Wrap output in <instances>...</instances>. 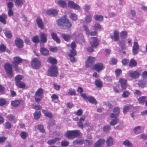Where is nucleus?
<instances>
[{"mask_svg":"<svg viewBox=\"0 0 147 147\" xmlns=\"http://www.w3.org/2000/svg\"><path fill=\"white\" fill-rule=\"evenodd\" d=\"M80 134L79 130L68 131L66 133L65 136L69 139H73L80 135Z\"/></svg>","mask_w":147,"mask_h":147,"instance_id":"f257e3e1","label":"nucleus"},{"mask_svg":"<svg viewBox=\"0 0 147 147\" xmlns=\"http://www.w3.org/2000/svg\"><path fill=\"white\" fill-rule=\"evenodd\" d=\"M58 73L57 67L55 65L51 66L48 71L47 75L52 77H57Z\"/></svg>","mask_w":147,"mask_h":147,"instance_id":"f03ea898","label":"nucleus"},{"mask_svg":"<svg viewBox=\"0 0 147 147\" xmlns=\"http://www.w3.org/2000/svg\"><path fill=\"white\" fill-rule=\"evenodd\" d=\"M7 75L9 78H11L13 76L12 72V66L9 63H7L4 65Z\"/></svg>","mask_w":147,"mask_h":147,"instance_id":"7ed1b4c3","label":"nucleus"},{"mask_svg":"<svg viewBox=\"0 0 147 147\" xmlns=\"http://www.w3.org/2000/svg\"><path fill=\"white\" fill-rule=\"evenodd\" d=\"M32 67L35 69H38L40 66L41 63L40 61L36 58L33 59L31 62Z\"/></svg>","mask_w":147,"mask_h":147,"instance_id":"20e7f679","label":"nucleus"},{"mask_svg":"<svg viewBox=\"0 0 147 147\" xmlns=\"http://www.w3.org/2000/svg\"><path fill=\"white\" fill-rule=\"evenodd\" d=\"M95 58L94 57L89 56L88 57L86 62V66L87 68L90 66L95 61Z\"/></svg>","mask_w":147,"mask_h":147,"instance_id":"39448f33","label":"nucleus"},{"mask_svg":"<svg viewBox=\"0 0 147 147\" xmlns=\"http://www.w3.org/2000/svg\"><path fill=\"white\" fill-rule=\"evenodd\" d=\"M90 43L92 47H96L98 45L99 40L96 37H92L90 40Z\"/></svg>","mask_w":147,"mask_h":147,"instance_id":"423d86ee","label":"nucleus"},{"mask_svg":"<svg viewBox=\"0 0 147 147\" xmlns=\"http://www.w3.org/2000/svg\"><path fill=\"white\" fill-rule=\"evenodd\" d=\"M93 68L94 70L99 72L104 69L103 64L100 63H98L94 66Z\"/></svg>","mask_w":147,"mask_h":147,"instance_id":"0eeeda50","label":"nucleus"},{"mask_svg":"<svg viewBox=\"0 0 147 147\" xmlns=\"http://www.w3.org/2000/svg\"><path fill=\"white\" fill-rule=\"evenodd\" d=\"M139 49V45L138 42L136 41H134L132 47V52L134 55H136L138 53Z\"/></svg>","mask_w":147,"mask_h":147,"instance_id":"6e6552de","label":"nucleus"},{"mask_svg":"<svg viewBox=\"0 0 147 147\" xmlns=\"http://www.w3.org/2000/svg\"><path fill=\"white\" fill-rule=\"evenodd\" d=\"M68 6L70 8L76 10L80 9V8L79 5L74 3L72 1H69L68 2Z\"/></svg>","mask_w":147,"mask_h":147,"instance_id":"1a4fd4ad","label":"nucleus"},{"mask_svg":"<svg viewBox=\"0 0 147 147\" xmlns=\"http://www.w3.org/2000/svg\"><path fill=\"white\" fill-rule=\"evenodd\" d=\"M129 76L134 79L137 78L140 75V73L137 71H130L128 72Z\"/></svg>","mask_w":147,"mask_h":147,"instance_id":"9d476101","label":"nucleus"},{"mask_svg":"<svg viewBox=\"0 0 147 147\" xmlns=\"http://www.w3.org/2000/svg\"><path fill=\"white\" fill-rule=\"evenodd\" d=\"M111 38L115 41H118L119 39V32L118 30H114L113 32V35L110 36Z\"/></svg>","mask_w":147,"mask_h":147,"instance_id":"9b49d317","label":"nucleus"},{"mask_svg":"<svg viewBox=\"0 0 147 147\" xmlns=\"http://www.w3.org/2000/svg\"><path fill=\"white\" fill-rule=\"evenodd\" d=\"M55 2L56 4L63 8H65L67 7L66 2L63 0H57Z\"/></svg>","mask_w":147,"mask_h":147,"instance_id":"f8f14e48","label":"nucleus"},{"mask_svg":"<svg viewBox=\"0 0 147 147\" xmlns=\"http://www.w3.org/2000/svg\"><path fill=\"white\" fill-rule=\"evenodd\" d=\"M86 118V117L85 115H82L78 122L77 124L78 126L81 129H82L84 127L83 123L85 121Z\"/></svg>","mask_w":147,"mask_h":147,"instance_id":"ddd939ff","label":"nucleus"},{"mask_svg":"<svg viewBox=\"0 0 147 147\" xmlns=\"http://www.w3.org/2000/svg\"><path fill=\"white\" fill-rule=\"evenodd\" d=\"M36 22L38 27L42 30L44 29V24L41 18L38 17L36 19Z\"/></svg>","mask_w":147,"mask_h":147,"instance_id":"4468645a","label":"nucleus"},{"mask_svg":"<svg viewBox=\"0 0 147 147\" xmlns=\"http://www.w3.org/2000/svg\"><path fill=\"white\" fill-rule=\"evenodd\" d=\"M67 18L66 16H64L62 17L61 18L57 20V24L59 26L62 25L63 24H64Z\"/></svg>","mask_w":147,"mask_h":147,"instance_id":"2eb2a0df","label":"nucleus"},{"mask_svg":"<svg viewBox=\"0 0 147 147\" xmlns=\"http://www.w3.org/2000/svg\"><path fill=\"white\" fill-rule=\"evenodd\" d=\"M119 82L122 88L124 89H126L127 87V80L123 78H121L119 80Z\"/></svg>","mask_w":147,"mask_h":147,"instance_id":"dca6fc26","label":"nucleus"},{"mask_svg":"<svg viewBox=\"0 0 147 147\" xmlns=\"http://www.w3.org/2000/svg\"><path fill=\"white\" fill-rule=\"evenodd\" d=\"M15 44L17 47H22L23 45V41L20 38H17L15 40Z\"/></svg>","mask_w":147,"mask_h":147,"instance_id":"f3484780","label":"nucleus"},{"mask_svg":"<svg viewBox=\"0 0 147 147\" xmlns=\"http://www.w3.org/2000/svg\"><path fill=\"white\" fill-rule=\"evenodd\" d=\"M46 13L49 15L56 16L57 15L58 11L56 9H53L47 10Z\"/></svg>","mask_w":147,"mask_h":147,"instance_id":"a211bd4d","label":"nucleus"},{"mask_svg":"<svg viewBox=\"0 0 147 147\" xmlns=\"http://www.w3.org/2000/svg\"><path fill=\"white\" fill-rule=\"evenodd\" d=\"M105 140L102 139H99L94 145V147H101L105 142Z\"/></svg>","mask_w":147,"mask_h":147,"instance_id":"6ab92c4d","label":"nucleus"},{"mask_svg":"<svg viewBox=\"0 0 147 147\" xmlns=\"http://www.w3.org/2000/svg\"><path fill=\"white\" fill-rule=\"evenodd\" d=\"M76 54V52H75L74 50L71 51L69 55V56L71 62L74 63L76 61V59L74 57Z\"/></svg>","mask_w":147,"mask_h":147,"instance_id":"aec40b11","label":"nucleus"},{"mask_svg":"<svg viewBox=\"0 0 147 147\" xmlns=\"http://www.w3.org/2000/svg\"><path fill=\"white\" fill-rule=\"evenodd\" d=\"M51 36L52 39L57 43H59L60 42V40L57 37V34L56 33L52 32L51 33Z\"/></svg>","mask_w":147,"mask_h":147,"instance_id":"412c9836","label":"nucleus"},{"mask_svg":"<svg viewBox=\"0 0 147 147\" xmlns=\"http://www.w3.org/2000/svg\"><path fill=\"white\" fill-rule=\"evenodd\" d=\"M92 21V16L91 15H87L85 17L84 22L86 24L91 23Z\"/></svg>","mask_w":147,"mask_h":147,"instance_id":"4be33fe9","label":"nucleus"},{"mask_svg":"<svg viewBox=\"0 0 147 147\" xmlns=\"http://www.w3.org/2000/svg\"><path fill=\"white\" fill-rule=\"evenodd\" d=\"M47 35L44 33H42L40 35V38L41 42L45 43L47 40Z\"/></svg>","mask_w":147,"mask_h":147,"instance_id":"5701e85b","label":"nucleus"},{"mask_svg":"<svg viewBox=\"0 0 147 147\" xmlns=\"http://www.w3.org/2000/svg\"><path fill=\"white\" fill-rule=\"evenodd\" d=\"M40 52L42 55L47 56L49 54V51L44 47H41L40 48Z\"/></svg>","mask_w":147,"mask_h":147,"instance_id":"b1692460","label":"nucleus"},{"mask_svg":"<svg viewBox=\"0 0 147 147\" xmlns=\"http://www.w3.org/2000/svg\"><path fill=\"white\" fill-rule=\"evenodd\" d=\"M106 144L107 146L108 147L112 146L113 144V138L111 137L108 138L107 140Z\"/></svg>","mask_w":147,"mask_h":147,"instance_id":"393cba45","label":"nucleus"},{"mask_svg":"<svg viewBox=\"0 0 147 147\" xmlns=\"http://www.w3.org/2000/svg\"><path fill=\"white\" fill-rule=\"evenodd\" d=\"M7 15L3 14L0 16V22L4 24H6V20L7 18Z\"/></svg>","mask_w":147,"mask_h":147,"instance_id":"a878e982","label":"nucleus"},{"mask_svg":"<svg viewBox=\"0 0 147 147\" xmlns=\"http://www.w3.org/2000/svg\"><path fill=\"white\" fill-rule=\"evenodd\" d=\"M146 80L143 79L139 81L138 84L139 86L142 88H144L146 84Z\"/></svg>","mask_w":147,"mask_h":147,"instance_id":"bb28decb","label":"nucleus"},{"mask_svg":"<svg viewBox=\"0 0 147 147\" xmlns=\"http://www.w3.org/2000/svg\"><path fill=\"white\" fill-rule=\"evenodd\" d=\"M137 63L134 59H132L130 60L129 63V66L131 67H133L137 65Z\"/></svg>","mask_w":147,"mask_h":147,"instance_id":"cd10ccee","label":"nucleus"},{"mask_svg":"<svg viewBox=\"0 0 147 147\" xmlns=\"http://www.w3.org/2000/svg\"><path fill=\"white\" fill-rule=\"evenodd\" d=\"M42 111L43 113L45 116L48 117L50 118L52 117V114L50 112L48 111L47 110H45L44 109H43L42 110Z\"/></svg>","mask_w":147,"mask_h":147,"instance_id":"c85d7f7f","label":"nucleus"},{"mask_svg":"<svg viewBox=\"0 0 147 147\" xmlns=\"http://www.w3.org/2000/svg\"><path fill=\"white\" fill-rule=\"evenodd\" d=\"M14 62L13 63H16L19 64L21 63L22 61V59L20 57H13Z\"/></svg>","mask_w":147,"mask_h":147,"instance_id":"c756f323","label":"nucleus"},{"mask_svg":"<svg viewBox=\"0 0 147 147\" xmlns=\"http://www.w3.org/2000/svg\"><path fill=\"white\" fill-rule=\"evenodd\" d=\"M61 36L66 41H68L71 38V36L70 35L64 34H62Z\"/></svg>","mask_w":147,"mask_h":147,"instance_id":"7c9ffc66","label":"nucleus"},{"mask_svg":"<svg viewBox=\"0 0 147 147\" xmlns=\"http://www.w3.org/2000/svg\"><path fill=\"white\" fill-rule=\"evenodd\" d=\"M16 86L19 88H24L26 87L25 84L21 82H16Z\"/></svg>","mask_w":147,"mask_h":147,"instance_id":"2f4dec72","label":"nucleus"},{"mask_svg":"<svg viewBox=\"0 0 147 147\" xmlns=\"http://www.w3.org/2000/svg\"><path fill=\"white\" fill-rule=\"evenodd\" d=\"M47 61L52 64H56L57 62L55 59L52 57H49Z\"/></svg>","mask_w":147,"mask_h":147,"instance_id":"473e14b6","label":"nucleus"},{"mask_svg":"<svg viewBox=\"0 0 147 147\" xmlns=\"http://www.w3.org/2000/svg\"><path fill=\"white\" fill-rule=\"evenodd\" d=\"M88 100L92 104H96L97 102L96 100L92 96H89Z\"/></svg>","mask_w":147,"mask_h":147,"instance_id":"72a5a7b5","label":"nucleus"},{"mask_svg":"<svg viewBox=\"0 0 147 147\" xmlns=\"http://www.w3.org/2000/svg\"><path fill=\"white\" fill-rule=\"evenodd\" d=\"M95 84L98 87L101 88L102 86V83L101 80L99 79H96L95 82Z\"/></svg>","mask_w":147,"mask_h":147,"instance_id":"f704fd0d","label":"nucleus"},{"mask_svg":"<svg viewBox=\"0 0 147 147\" xmlns=\"http://www.w3.org/2000/svg\"><path fill=\"white\" fill-rule=\"evenodd\" d=\"M123 144L127 147H132V143L128 140H126L123 142Z\"/></svg>","mask_w":147,"mask_h":147,"instance_id":"c9c22d12","label":"nucleus"},{"mask_svg":"<svg viewBox=\"0 0 147 147\" xmlns=\"http://www.w3.org/2000/svg\"><path fill=\"white\" fill-rule=\"evenodd\" d=\"M59 140V139L58 138H55L54 139H51L49 140L47 142V143L51 145L52 144H54L57 141Z\"/></svg>","mask_w":147,"mask_h":147,"instance_id":"e433bc0d","label":"nucleus"},{"mask_svg":"<svg viewBox=\"0 0 147 147\" xmlns=\"http://www.w3.org/2000/svg\"><path fill=\"white\" fill-rule=\"evenodd\" d=\"M67 21H66L64 25L65 26V28L67 29H68L70 28L72 26V24L68 20L67 18Z\"/></svg>","mask_w":147,"mask_h":147,"instance_id":"4c0bfd02","label":"nucleus"},{"mask_svg":"<svg viewBox=\"0 0 147 147\" xmlns=\"http://www.w3.org/2000/svg\"><path fill=\"white\" fill-rule=\"evenodd\" d=\"M101 27L100 25L98 23L96 24L93 27V29L95 31H98L100 30Z\"/></svg>","mask_w":147,"mask_h":147,"instance_id":"58836bf2","label":"nucleus"},{"mask_svg":"<svg viewBox=\"0 0 147 147\" xmlns=\"http://www.w3.org/2000/svg\"><path fill=\"white\" fill-rule=\"evenodd\" d=\"M76 94V91L75 89L70 88L68 90L67 94L71 96L75 95Z\"/></svg>","mask_w":147,"mask_h":147,"instance_id":"ea45409f","label":"nucleus"},{"mask_svg":"<svg viewBox=\"0 0 147 147\" xmlns=\"http://www.w3.org/2000/svg\"><path fill=\"white\" fill-rule=\"evenodd\" d=\"M127 35V33L126 31H121L120 34V36L122 38H125Z\"/></svg>","mask_w":147,"mask_h":147,"instance_id":"a19ab883","label":"nucleus"},{"mask_svg":"<svg viewBox=\"0 0 147 147\" xmlns=\"http://www.w3.org/2000/svg\"><path fill=\"white\" fill-rule=\"evenodd\" d=\"M84 142V140L82 139H77L74 141L73 143L74 144L81 145Z\"/></svg>","mask_w":147,"mask_h":147,"instance_id":"79ce46f5","label":"nucleus"},{"mask_svg":"<svg viewBox=\"0 0 147 147\" xmlns=\"http://www.w3.org/2000/svg\"><path fill=\"white\" fill-rule=\"evenodd\" d=\"M118 121V119L117 118H115L114 119H112L110 123V124L111 125L114 126L117 124Z\"/></svg>","mask_w":147,"mask_h":147,"instance_id":"37998d69","label":"nucleus"},{"mask_svg":"<svg viewBox=\"0 0 147 147\" xmlns=\"http://www.w3.org/2000/svg\"><path fill=\"white\" fill-rule=\"evenodd\" d=\"M43 92V89L41 88H39L36 92L35 94H36L38 96H42Z\"/></svg>","mask_w":147,"mask_h":147,"instance_id":"c03bdc74","label":"nucleus"},{"mask_svg":"<svg viewBox=\"0 0 147 147\" xmlns=\"http://www.w3.org/2000/svg\"><path fill=\"white\" fill-rule=\"evenodd\" d=\"M83 29L87 35H90V31L87 26L84 25L83 26Z\"/></svg>","mask_w":147,"mask_h":147,"instance_id":"a18cd8bd","label":"nucleus"},{"mask_svg":"<svg viewBox=\"0 0 147 147\" xmlns=\"http://www.w3.org/2000/svg\"><path fill=\"white\" fill-rule=\"evenodd\" d=\"M20 136L22 139H25L28 136V134L26 132L22 131L21 133Z\"/></svg>","mask_w":147,"mask_h":147,"instance_id":"49530a36","label":"nucleus"},{"mask_svg":"<svg viewBox=\"0 0 147 147\" xmlns=\"http://www.w3.org/2000/svg\"><path fill=\"white\" fill-rule=\"evenodd\" d=\"M34 119H39L41 115V113L40 111H36L34 114Z\"/></svg>","mask_w":147,"mask_h":147,"instance_id":"de8ad7c7","label":"nucleus"},{"mask_svg":"<svg viewBox=\"0 0 147 147\" xmlns=\"http://www.w3.org/2000/svg\"><path fill=\"white\" fill-rule=\"evenodd\" d=\"M7 118L10 121L14 120L15 122H16V120L15 117L11 114L9 115L7 117Z\"/></svg>","mask_w":147,"mask_h":147,"instance_id":"09e8293b","label":"nucleus"},{"mask_svg":"<svg viewBox=\"0 0 147 147\" xmlns=\"http://www.w3.org/2000/svg\"><path fill=\"white\" fill-rule=\"evenodd\" d=\"M146 96H142L138 99V100L139 103H144L146 100Z\"/></svg>","mask_w":147,"mask_h":147,"instance_id":"8fccbe9b","label":"nucleus"},{"mask_svg":"<svg viewBox=\"0 0 147 147\" xmlns=\"http://www.w3.org/2000/svg\"><path fill=\"white\" fill-rule=\"evenodd\" d=\"M113 113H115L118 115H119L120 112V109L119 108L115 107L113 109Z\"/></svg>","mask_w":147,"mask_h":147,"instance_id":"3c124183","label":"nucleus"},{"mask_svg":"<svg viewBox=\"0 0 147 147\" xmlns=\"http://www.w3.org/2000/svg\"><path fill=\"white\" fill-rule=\"evenodd\" d=\"M94 19L96 21H101L103 19V17L101 15H96L94 17Z\"/></svg>","mask_w":147,"mask_h":147,"instance_id":"603ef678","label":"nucleus"},{"mask_svg":"<svg viewBox=\"0 0 147 147\" xmlns=\"http://www.w3.org/2000/svg\"><path fill=\"white\" fill-rule=\"evenodd\" d=\"M70 16L72 20L76 21L77 20V16L75 13H71L70 14Z\"/></svg>","mask_w":147,"mask_h":147,"instance_id":"864d4df0","label":"nucleus"},{"mask_svg":"<svg viewBox=\"0 0 147 147\" xmlns=\"http://www.w3.org/2000/svg\"><path fill=\"white\" fill-rule=\"evenodd\" d=\"M32 108L36 110H40L42 109V107L39 105H36L34 104L32 105Z\"/></svg>","mask_w":147,"mask_h":147,"instance_id":"5fc2aeb1","label":"nucleus"},{"mask_svg":"<svg viewBox=\"0 0 147 147\" xmlns=\"http://www.w3.org/2000/svg\"><path fill=\"white\" fill-rule=\"evenodd\" d=\"M20 104V102L18 100L13 101L11 102L12 106L15 107H17Z\"/></svg>","mask_w":147,"mask_h":147,"instance_id":"6e6d98bb","label":"nucleus"},{"mask_svg":"<svg viewBox=\"0 0 147 147\" xmlns=\"http://www.w3.org/2000/svg\"><path fill=\"white\" fill-rule=\"evenodd\" d=\"M42 97V96H38L36 94H35L34 95L35 100L37 102H39L41 101Z\"/></svg>","mask_w":147,"mask_h":147,"instance_id":"4d7b16f0","label":"nucleus"},{"mask_svg":"<svg viewBox=\"0 0 147 147\" xmlns=\"http://www.w3.org/2000/svg\"><path fill=\"white\" fill-rule=\"evenodd\" d=\"M69 142L66 140H62L61 142V145L62 147L67 146L69 144Z\"/></svg>","mask_w":147,"mask_h":147,"instance_id":"13d9d810","label":"nucleus"},{"mask_svg":"<svg viewBox=\"0 0 147 147\" xmlns=\"http://www.w3.org/2000/svg\"><path fill=\"white\" fill-rule=\"evenodd\" d=\"M23 78V76L21 75H18L15 77V80L16 82H20V80H22Z\"/></svg>","mask_w":147,"mask_h":147,"instance_id":"bf43d9fd","label":"nucleus"},{"mask_svg":"<svg viewBox=\"0 0 147 147\" xmlns=\"http://www.w3.org/2000/svg\"><path fill=\"white\" fill-rule=\"evenodd\" d=\"M131 107L130 105L125 106L123 107V112L124 113H125L127 112Z\"/></svg>","mask_w":147,"mask_h":147,"instance_id":"052dcab7","label":"nucleus"},{"mask_svg":"<svg viewBox=\"0 0 147 147\" xmlns=\"http://www.w3.org/2000/svg\"><path fill=\"white\" fill-rule=\"evenodd\" d=\"M110 129V126L109 125L105 126L103 127V130L106 132H108L109 131Z\"/></svg>","mask_w":147,"mask_h":147,"instance_id":"680f3d73","label":"nucleus"},{"mask_svg":"<svg viewBox=\"0 0 147 147\" xmlns=\"http://www.w3.org/2000/svg\"><path fill=\"white\" fill-rule=\"evenodd\" d=\"M49 50L51 51L54 53L57 52L58 50V48L57 47H50Z\"/></svg>","mask_w":147,"mask_h":147,"instance_id":"e2e57ef3","label":"nucleus"},{"mask_svg":"<svg viewBox=\"0 0 147 147\" xmlns=\"http://www.w3.org/2000/svg\"><path fill=\"white\" fill-rule=\"evenodd\" d=\"M32 40L34 43H38L39 41V39L38 36H35L33 38Z\"/></svg>","mask_w":147,"mask_h":147,"instance_id":"0e129e2a","label":"nucleus"},{"mask_svg":"<svg viewBox=\"0 0 147 147\" xmlns=\"http://www.w3.org/2000/svg\"><path fill=\"white\" fill-rule=\"evenodd\" d=\"M83 113V111L82 109H78L77 112H76L75 114L77 115L80 116H81Z\"/></svg>","mask_w":147,"mask_h":147,"instance_id":"69168bd1","label":"nucleus"},{"mask_svg":"<svg viewBox=\"0 0 147 147\" xmlns=\"http://www.w3.org/2000/svg\"><path fill=\"white\" fill-rule=\"evenodd\" d=\"M6 49V46L3 44H1L0 45V51L4 52L5 51Z\"/></svg>","mask_w":147,"mask_h":147,"instance_id":"338daca9","label":"nucleus"},{"mask_svg":"<svg viewBox=\"0 0 147 147\" xmlns=\"http://www.w3.org/2000/svg\"><path fill=\"white\" fill-rule=\"evenodd\" d=\"M5 34L6 36L8 38H10L11 37V35L9 31H6Z\"/></svg>","mask_w":147,"mask_h":147,"instance_id":"774afa93","label":"nucleus"}]
</instances>
